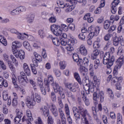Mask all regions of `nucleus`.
<instances>
[{
	"instance_id": "obj_1",
	"label": "nucleus",
	"mask_w": 124,
	"mask_h": 124,
	"mask_svg": "<svg viewBox=\"0 0 124 124\" xmlns=\"http://www.w3.org/2000/svg\"><path fill=\"white\" fill-rule=\"evenodd\" d=\"M22 47V43L19 41H15L13 42L12 46V52L17 58H19L20 60H24L25 59V51L22 49L20 50H17L18 48H21Z\"/></svg>"
},
{
	"instance_id": "obj_2",
	"label": "nucleus",
	"mask_w": 124,
	"mask_h": 124,
	"mask_svg": "<svg viewBox=\"0 0 124 124\" xmlns=\"http://www.w3.org/2000/svg\"><path fill=\"white\" fill-rule=\"evenodd\" d=\"M50 30L55 35L60 36L62 34V31H68V26L63 24H61V26L53 24L51 25Z\"/></svg>"
},
{
	"instance_id": "obj_3",
	"label": "nucleus",
	"mask_w": 124,
	"mask_h": 124,
	"mask_svg": "<svg viewBox=\"0 0 124 124\" xmlns=\"http://www.w3.org/2000/svg\"><path fill=\"white\" fill-rule=\"evenodd\" d=\"M47 82V84H52L54 91L55 93H59L60 95H63V93L62 92L63 89L62 87H60L59 85V84L57 83H54V78H53V76L51 75H48L47 76V79H44V83Z\"/></svg>"
},
{
	"instance_id": "obj_4",
	"label": "nucleus",
	"mask_w": 124,
	"mask_h": 124,
	"mask_svg": "<svg viewBox=\"0 0 124 124\" xmlns=\"http://www.w3.org/2000/svg\"><path fill=\"white\" fill-rule=\"evenodd\" d=\"M115 57L113 55L110 54L109 52H106L103 56V63L104 64H109L108 66L114 64Z\"/></svg>"
},
{
	"instance_id": "obj_5",
	"label": "nucleus",
	"mask_w": 124,
	"mask_h": 124,
	"mask_svg": "<svg viewBox=\"0 0 124 124\" xmlns=\"http://www.w3.org/2000/svg\"><path fill=\"white\" fill-rule=\"evenodd\" d=\"M122 82V77H113L111 80V86H115L116 90H118V91H121L122 89V85H121Z\"/></svg>"
},
{
	"instance_id": "obj_6",
	"label": "nucleus",
	"mask_w": 124,
	"mask_h": 124,
	"mask_svg": "<svg viewBox=\"0 0 124 124\" xmlns=\"http://www.w3.org/2000/svg\"><path fill=\"white\" fill-rule=\"evenodd\" d=\"M88 31H90V33L88 34V37L93 38L94 36H97L99 31H100V27L99 26H95L92 25L88 28Z\"/></svg>"
},
{
	"instance_id": "obj_7",
	"label": "nucleus",
	"mask_w": 124,
	"mask_h": 124,
	"mask_svg": "<svg viewBox=\"0 0 124 124\" xmlns=\"http://www.w3.org/2000/svg\"><path fill=\"white\" fill-rule=\"evenodd\" d=\"M80 108H82L83 110H86L87 111V112H88L87 109H84V108H83V107L82 106H78V108L76 107H74L73 108V111L74 115L75 116V119L76 122H78V121H80L81 119V120H82V117L83 116L81 114V112H82V111L80 110ZM80 114L81 115H80Z\"/></svg>"
},
{
	"instance_id": "obj_8",
	"label": "nucleus",
	"mask_w": 124,
	"mask_h": 124,
	"mask_svg": "<svg viewBox=\"0 0 124 124\" xmlns=\"http://www.w3.org/2000/svg\"><path fill=\"white\" fill-rule=\"evenodd\" d=\"M124 63V56L121 55L117 60L116 65L114 66L113 69V75L116 76L118 74V69H120Z\"/></svg>"
},
{
	"instance_id": "obj_9",
	"label": "nucleus",
	"mask_w": 124,
	"mask_h": 124,
	"mask_svg": "<svg viewBox=\"0 0 124 124\" xmlns=\"http://www.w3.org/2000/svg\"><path fill=\"white\" fill-rule=\"evenodd\" d=\"M60 108L59 109V114L60 115V118L61 119L62 124H66V117H65V115L62 111V108H63V104L62 100H59L58 102ZM58 124H62L61 122H59Z\"/></svg>"
},
{
	"instance_id": "obj_10",
	"label": "nucleus",
	"mask_w": 124,
	"mask_h": 124,
	"mask_svg": "<svg viewBox=\"0 0 124 124\" xmlns=\"http://www.w3.org/2000/svg\"><path fill=\"white\" fill-rule=\"evenodd\" d=\"M26 104L29 109H31L33 106H35L36 101H35V98H34V94H32L31 97H27L26 98Z\"/></svg>"
},
{
	"instance_id": "obj_11",
	"label": "nucleus",
	"mask_w": 124,
	"mask_h": 124,
	"mask_svg": "<svg viewBox=\"0 0 124 124\" xmlns=\"http://www.w3.org/2000/svg\"><path fill=\"white\" fill-rule=\"evenodd\" d=\"M18 79L19 83H20L21 85H25L29 82V80L28 79V78H27L26 74L23 72H20V76L18 77Z\"/></svg>"
},
{
	"instance_id": "obj_12",
	"label": "nucleus",
	"mask_w": 124,
	"mask_h": 124,
	"mask_svg": "<svg viewBox=\"0 0 124 124\" xmlns=\"http://www.w3.org/2000/svg\"><path fill=\"white\" fill-rule=\"evenodd\" d=\"M65 87L67 89L70 90L71 92L75 93L77 91V90H78V83L73 84L68 82L65 84Z\"/></svg>"
},
{
	"instance_id": "obj_13",
	"label": "nucleus",
	"mask_w": 124,
	"mask_h": 124,
	"mask_svg": "<svg viewBox=\"0 0 124 124\" xmlns=\"http://www.w3.org/2000/svg\"><path fill=\"white\" fill-rule=\"evenodd\" d=\"M65 112L67 117V120L68 124H72V119L70 117V110H69V107H68V105L66 104L64 106Z\"/></svg>"
},
{
	"instance_id": "obj_14",
	"label": "nucleus",
	"mask_w": 124,
	"mask_h": 124,
	"mask_svg": "<svg viewBox=\"0 0 124 124\" xmlns=\"http://www.w3.org/2000/svg\"><path fill=\"white\" fill-rule=\"evenodd\" d=\"M120 3V0H114L111 3L110 11L112 14H116L117 12V5Z\"/></svg>"
},
{
	"instance_id": "obj_15",
	"label": "nucleus",
	"mask_w": 124,
	"mask_h": 124,
	"mask_svg": "<svg viewBox=\"0 0 124 124\" xmlns=\"http://www.w3.org/2000/svg\"><path fill=\"white\" fill-rule=\"evenodd\" d=\"M16 115L14 119V123L16 124H18L21 121V119H22V116H23V113L20 111L19 109H16Z\"/></svg>"
},
{
	"instance_id": "obj_16",
	"label": "nucleus",
	"mask_w": 124,
	"mask_h": 124,
	"mask_svg": "<svg viewBox=\"0 0 124 124\" xmlns=\"http://www.w3.org/2000/svg\"><path fill=\"white\" fill-rule=\"evenodd\" d=\"M105 0H101L100 1V4L94 11L95 14H100V13H101L102 8L105 6Z\"/></svg>"
},
{
	"instance_id": "obj_17",
	"label": "nucleus",
	"mask_w": 124,
	"mask_h": 124,
	"mask_svg": "<svg viewBox=\"0 0 124 124\" xmlns=\"http://www.w3.org/2000/svg\"><path fill=\"white\" fill-rule=\"evenodd\" d=\"M26 115L28 119H26V116H24L22 119V122H25L27 120L30 121V122H32V121H33V118H32V114H31V110L28 109L27 110Z\"/></svg>"
},
{
	"instance_id": "obj_18",
	"label": "nucleus",
	"mask_w": 124,
	"mask_h": 124,
	"mask_svg": "<svg viewBox=\"0 0 124 124\" xmlns=\"http://www.w3.org/2000/svg\"><path fill=\"white\" fill-rule=\"evenodd\" d=\"M75 44V41L73 39H69L68 41V46L66 47V49L69 52H72L74 50V48L73 47V46Z\"/></svg>"
},
{
	"instance_id": "obj_19",
	"label": "nucleus",
	"mask_w": 124,
	"mask_h": 124,
	"mask_svg": "<svg viewBox=\"0 0 124 124\" xmlns=\"http://www.w3.org/2000/svg\"><path fill=\"white\" fill-rule=\"evenodd\" d=\"M40 110L42 113H43L44 116L47 118V117L49 116V114H50V112L49 111V108L46 106H43L40 108Z\"/></svg>"
},
{
	"instance_id": "obj_20",
	"label": "nucleus",
	"mask_w": 124,
	"mask_h": 124,
	"mask_svg": "<svg viewBox=\"0 0 124 124\" xmlns=\"http://www.w3.org/2000/svg\"><path fill=\"white\" fill-rule=\"evenodd\" d=\"M88 66L89 65V59L87 57L83 58V60L80 59L79 60V62H78V66Z\"/></svg>"
},
{
	"instance_id": "obj_21",
	"label": "nucleus",
	"mask_w": 124,
	"mask_h": 124,
	"mask_svg": "<svg viewBox=\"0 0 124 124\" xmlns=\"http://www.w3.org/2000/svg\"><path fill=\"white\" fill-rule=\"evenodd\" d=\"M79 52L82 56H86L88 55V50L84 45H81L79 46Z\"/></svg>"
},
{
	"instance_id": "obj_22",
	"label": "nucleus",
	"mask_w": 124,
	"mask_h": 124,
	"mask_svg": "<svg viewBox=\"0 0 124 124\" xmlns=\"http://www.w3.org/2000/svg\"><path fill=\"white\" fill-rule=\"evenodd\" d=\"M79 71L80 72V74L81 76L83 77H86L87 76V74H88V69H87L84 66H79Z\"/></svg>"
},
{
	"instance_id": "obj_23",
	"label": "nucleus",
	"mask_w": 124,
	"mask_h": 124,
	"mask_svg": "<svg viewBox=\"0 0 124 124\" xmlns=\"http://www.w3.org/2000/svg\"><path fill=\"white\" fill-rule=\"evenodd\" d=\"M99 53H100V50L95 49L93 50V53L91 54V59L94 61V60H96L97 59V57L99 55Z\"/></svg>"
},
{
	"instance_id": "obj_24",
	"label": "nucleus",
	"mask_w": 124,
	"mask_h": 124,
	"mask_svg": "<svg viewBox=\"0 0 124 124\" xmlns=\"http://www.w3.org/2000/svg\"><path fill=\"white\" fill-rule=\"evenodd\" d=\"M81 97L85 105L89 106V105H90V100L87 98V94L85 93L84 91L81 92Z\"/></svg>"
},
{
	"instance_id": "obj_25",
	"label": "nucleus",
	"mask_w": 124,
	"mask_h": 124,
	"mask_svg": "<svg viewBox=\"0 0 124 124\" xmlns=\"http://www.w3.org/2000/svg\"><path fill=\"white\" fill-rule=\"evenodd\" d=\"M49 108L50 109L51 112H52L54 116L55 117H58L59 113L58 112V109H57L56 106L54 104H52Z\"/></svg>"
},
{
	"instance_id": "obj_26",
	"label": "nucleus",
	"mask_w": 124,
	"mask_h": 124,
	"mask_svg": "<svg viewBox=\"0 0 124 124\" xmlns=\"http://www.w3.org/2000/svg\"><path fill=\"white\" fill-rule=\"evenodd\" d=\"M92 83L93 87H97L99 85H100V79L97 78V76H94Z\"/></svg>"
},
{
	"instance_id": "obj_27",
	"label": "nucleus",
	"mask_w": 124,
	"mask_h": 124,
	"mask_svg": "<svg viewBox=\"0 0 124 124\" xmlns=\"http://www.w3.org/2000/svg\"><path fill=\"white\" fill-rule=\"evenodd\" d=\"M3 86L4 88H7L8 87V83L6 79H4L3 77L0 76V87H3Z\"/></svg>"
},
{
	"instance_id": "obj_28",
	"label": "nucleus",
	"mask_w": 124,
	"mask_h": 124,
	"mask_svg": "<svg viewBox=\"0 0 124 124\" xmlns=\"http://www.w3.org/2000/svg\"><path fill=\"white\" fill-rule=\"evenodd\" d=\"M23 69L24 72H25L27 76H31V69H30V67H29V65L27 63H24L23 64Z\"/></svg>"
},
{
	"instance_id": "obj_29",
	"label": "nucleus",
	"mask_w": 124,
	"mask_h": 124,
	"mask_svg": "<svg viewBox=\"0 0 124 124\" xmlns=\"http://www.w3.org/2000/svg\"><path fill=\"white\" fill-rule=\"evenodd\" d=\"M57 4L60 8H64V7H68V6H69V3H66L64 4V2L61 0L57 1Z\"/></svg>"
},
{
	"instance_id": "obj_30",
	"label": "nucleus",
	"mask_w": 124,
	"mask_h": 124,
	"mask_svg": "<svg viewBox=\"0 0 124 124\" xmlns=\"http://www.w3.org/2000/svg\"><path fill=\"white\" fill-rule=\"evenodd\" d=\"M74 77L75 79L77 81L79 85H82V80H81V77H80V75L77 72H75L74 73Z\"/></svg>"
},
{
	"instance_id": "obj_31",
	"label": "nucleus",
	"mask_w": 124,
	"mask_h": 124,
	"mask_svg": "<svg viewBox=\"0 0 124 124\" xmlns=\"http://www.w3.org/2000/svg\"><path fill=\"white\" fill-rule=\"evenodd\" d=\"M113 45H114V46H118V45H119V43L122 41V37L115 36L113 38Z\"/></svg>"
},
{
	"instance_id": "obj_32",
	"label": "nucleus",
	"mask_w": 124,
	"mask_h": 124,
	"mask_svg": "<svg viewBox=\"0 0 124 124\" xmlns=\"http://www.w3.org/2000/svg\"><path fill=\"white\" fill-rule=\"evenodd\" d=\"M8 64L9 65V67L11 71H12V73H15V72H16V68L14 66V65L12 63V62L9 61Z\"/></svg>"
},
{
	"instance_id": "obj_33",
	"label": "nucleus",
	"mask_w": 124,
	"mask_h": 124,
	"mask_svg": "<svg viewBox=\"0 0 124 124\" xmlns=\"http://www.w3.org/2000/svg\"><path fill=\"white\" fill-rule=\"evenodd\" d=\"M24 47L26 48L27 50L28 51H31L32 49H31V44H30V43L29 42L25 41L23 43Z\"/></svg>"
},
{
	"instance_id": "obj_34",
	"label": "nucleus",
	"mask_w": 124,
	"mask_h": 124,
	"mask_svg": "<svg viewBox=\"0 0 124 124\" xmlns=\"http://www.w3.org/2000/svg\"><path fill=\"white\" fill-rule=\"evenodd\" d=\"M112 24V21L108 20H106L104 23V29L105 30H108L110 27V25Z\"/></svg>"
},
{
	"instance_id": "obj_35",
	"label": "nucleus",
	"mask_w": 124,
	"mask_h": 124,
	"mask_svg": "<svg viewBox=\"0 0 124 124\" xmlns=\"http://www.w3.org/2000/svg\"><path fill=\"white\" fill-rule=\"evenodd\" d=\"M29 38V35L26 33H23L22 34H20L17 36L18 39H21V40H26Z\"/></svg>"
},
{
	"instance_id": "obj_36",
	"label": "nucleus",
	"mask_w": 124,
	"mask_h": 124,
	"mask_svg": "<svg viewBox=\"0 0 124 124\" xmlns=\"http://www.w3.org/2000/svg\"><path fill=\"white\" fill-rule=\"evenodd\" d=\"M33 56L35 57V60L38 61L39 62H42V57L36 52H33Z\"/></svg>"
},
{
	"instance_id": "obj_37",
	"label": "nucleus",
	"mask_w": 124,
	"mask_h": 124,
	"mask_svg": "<svg viewBox=\"0 0 124 124\" xmlns=\"http://www.w3.org/2000/svg\"><path fill=\"white\" fill-rule=\"evenodd\" d=\"M73 59L74 62H77L78 65V63L80 62V60H81V59L79 58V55H78V54L74 53L73 54Z\"/></svg>"
},
{
	"instance_id": "obj_38",
	"label": "nucleus",
	"mask_w": 124,
	"mask_h": 124,
	"mask_svg": "<svg viewBox=\"0 0 124 124\" xmlns=\"http://www.w3.org/2000/svg\"><path fill=\"white\" fill-rule=\"evenodd\" d=\"M83 89L86 93V94H90V90L91 89V86L89 83H86L84 86H83Z\"/></svg>"
},
{
	"instance_id": "obj_39",
	"label": "nucleus",
	"mask_w": 124,
	"mask_h": 124,
	"mask_svg": "<svg viewBox=\"0 0 124 124\" xmlns=\"http://www.w3.org/2000/svg\"><path fill=\"white\" fill-rule=\"evenodd\" d=\"M120 19V16L116 15L115 16H114L111 15L110 17V21L112 22V24H114L115 21H119Z\"/></svg>"
},
{
	"instance_id": "obj_40",
	"label": "nucleus",
	"mask_w": 124,
	"mask_h": 124,
	"mask_svg": "<svg viewBox=\"0 0 124 124\" xmlns=\"http://www.w3.org/2000/svg\"><path fill=\"white\" fill-rule=\"evenodd\" d=\"M0 42L4 46L7 45V41H6V39L4 38V36L1 35H0Z\"/></svg>"
},
{
	"instance_id": "obj_41",
	"label": "nucleus",
	"mask_w": 124,
	"mask_h": 124,
	"mask_svg": "<svg viewBox=\"0 0 124 124\" xmlns=\"http://www.w3.org/2000/svg\"><path fill=\"white\" fill-rule=\"evenodd\" d=\"M52 40L54 45H55L56 46H60L61 44L60 39H59L58 38H53L52 39Z\"/></svg>"
},
{
	"instance_id": "obj_42",
	"label": "nucleus",
	"mask_w": 124,
	"mask_h": 124,
	"mask_svg": "<svg viewBox=\"0 0 124 124\" xmlns=\"http://www.w3.org/2000/svg\"><path fill=\"white\" fill-rule=\"evenodd\" d=\"M59 66L60 67V69L62 70H63L65 69L66 67V62L64 61H61L59 62Z\"/></svg>"
},
{
	"instance_id": "obj_43",
	"label": "nucleus",
	"mask_w": 124,
	"mask_h": 124,
	"mask_svg": "<svg viewBox=\"0 0 124 124\" xmlns=\"http://www.w3.org/2000/svg\"><path fill=\"white\" fill-rule=\"evenodd\" d=\"M99 43H100V40L94 41L93 44V48L94 49L99 48V47H100V44Z\"/></svg>"
},
{
	"instance_id": "obj_44",
	"label": "nucleus",
	"mask_w": 124,
	"mask_h": 124,
	"mask_svg": "<svg viewBox=\"0 0 124 124\" xmlns=\"http://www.w3.org/2000/svg\"><path fill=\"white\" fill-rule=\"evenodd\" d=\"M117 124H123V116L120 113L117 114Z\"/></svg>"
},
{
	"instance_id": "obj_45",
	"label": "nucleus",
	"mask_w": 124,
	"mask_h": 124,
	"mask_svg": "<svg viewBox=\"0 0 124 124\" xmlns=\"http://www.w3.org/2000/svg\"><path fill=\"white\" fill-rule=\"evenodd\" d=\"M107 92L109 98H110L111 99H114V93H113V91H112V90H111L110 88H108Z\"/></svg>"
},
{
	"instance_id": "obj_46",
	"label": "nucleus",
	"mask_w": 124,
	"mask_h": 124,
	"mask_svg": "<svg viewBox=\"0 0 124 124\" xmlns=\"http://www.w3.org/2000/svg\"><path fill=\"white\" fill-rule=\"evenodd\" d=\"M10 58H11V60H12L15 65L16 67L18 66V61H17L15 57H14V55H10Z\"/></svg>"
},
{
	"instance_id": "obj_47",
	"label": "nucleus",
	"mask_w": 124,
	"mask_h": 124,
	"mask_svg": "<svg viewBox=\"0 0 124 124\" xmlns=\"http://www.w3.org/2000/svg\"><path fill=\"white\" fill-rule=\"evenodd\" d=\"M92 112L93 114V117L95 120L97 119V113L96 112V108L94 107H92Z\"/></svg>"
},
{
	"instance_id": "obj_48",
	"label": "nucleus",
	"mask_w": 124,
	"mask_h": 124,
	"mask_svg": "<svg viewBox=\"0 0 124 124\" xmlns=\"http://www.w3.org/2000/svg\"><path fill=\"white\" fill-rule=\"evenodd\" d=\"M95 60L94 61V68L95 69H97L98 68V66H99L100 64V61L99 59H95Z\"/></svg>"
},
{
	"instance_id": "obj_49",
	"label": "nucleus",
	"mask_w": 124,
	"mask_h": 124,
	"mask_svg": "<svg viewBox=\"0 0 124 124\" xmlns=\"http://www.w3.org/2000/svg\"><path fill=\"white\" fill-rule=\"evenodd\" d=\"M113 64H111V65H109V64H107V70H106V73L108 75H109L112 72V69H111V67L113 65Z\"/></svg>"
},
{
	"instance_id": "obj_50",
	"label": "nucleus",
	"mask_w": 124,
	"mask_h": 124,
	"mask_svg": "<svg viewBox=\"0 0 124 124\" xmlns=\"http://www.w3.org/2000/svg\"><path fill=\"white\" fill-rule=\"evenodd\" d=\"M67 7V9H66L65 11L66 12H71L74 8H75V7L73 6V5H69L68 7Z\"/></svg>"
},
{
	"instance_id": "obj_51",
	"label": "nucleus",
	"mask_w": 124,
	"mask_h": 124,
	"mask_svg": "<svg viewBox=\"0 0 124 124\" xmlns=\"http://www.w3.org/2000/svg\"><path fill=\"white\" fill-rule=\"evenodd\" d=\"M93 100H94L93 102L95 105H96V104L98 103L97 102V93H96V92H94L93 94Z\"/></svg>"
},
{
	"instance_id": "obj_52",
	"label": "nucleus",
	"mask_w": 124,
	"mask_h": 124,
	"mask_svg": "<svg viewBox=\"0 0 124 124\" xmlns=\"http://www.w3.org/2000/svg\"><path fill=\"white\" fill-rule=\"evenodd\" d=\"M2 107V112L4 115L8 114V109L7 108V106H6L5 105H3Z\"/></svg>"
},
{
	"instance_id": "obj_53",
	"label": "nucleus",
	"mask_w": 124,
	"mask_h": 124,
	"mask_svg": "<svg viewBox=\"0 0 124 124\" xmlns=\"http://www.w3.org/2000/svg\"><path fill=\"white\" fill-rule=\"evenodd\" d=\"M45 84V90L46 92L49 93L50 92V84L48 83L47 82L44 83Z\"/></svg>"
},
{
	"instance_id": "obj_54",
	"label": "nucleus",
	"mask_w": 124,
	"mask_h": 124,
	"mask_svg": "<svg viewBox=\"0 0 124 124\" xmlns=\"http://www.w3.org/2000/svg\"><path fill=\"white\" fill-rule=\"evenodd\" d=\"M124 52V49H123V46H120L118 48L117 55L120 56L122 55Z\"/></svg>"
},
{
	"instance_id": "obj_55",
	"label": "nucleus",
	"mask_w": 124,
	"mask_h": 124,
	"mask_svg": "<svg viewBox=\"0 0 124 124\" xmlns=\"http://www.w3.org/2000/svg\"><path fill=\"white\" fill-rule=\"evenodd\" d=\"M11 15H13L14 16L15 15H19V14H20V13L19 12V10H18V8L11 12Z\"/></svg>"
},
{
	"instance_id": "obj_56",
	"label": "nucleus",
	"mask_w": 124,
	"mask_h": 124,
	"mask_svg": "<svg viewBox=\"0 0 124 124\" xmlns=\"http://www.w3.org/2000/svg\"><path fill=\"white\" fill-rule=\"evenodd\" d=\"M35 96L36 102L38 103H40V102H41V96L37 93L35 94Z\"/></svg>"
},
{
	"instance_id": "obj_57",
	"label": "nucleus",
	"mask_w": 124,
	"mask_h": 124,
	"mask_svg": "<svg viewBox=\"0 0 124 124\" xmlns=\"http://www.w3.org/2000/svg\"><path fill=\"white\" fill-rule=\"evenodd\" d=\"M111 36H112V34L108 33L107 35H106L104 37V39L105 41H108V40H110V38H111Z\"/></svg>"
},
{
	"instance_id": "obj_58",
	"label": "nucleus",
	"mask_w": 124,
	"mask_h": 124,
	"mask_svg": "<svg viewBox=\"0 0 124 124\" xmlns=\"http://www.w3.org/2000/svg\"><path fill=\"white\" fill-rule=\"evenodd\" d=\"M102 120L103 123L104 124H108V119L107 118V116H106V115H103L102 117Z\"/></svg>"
},
{
	"instance_id": "obj_59",
	"label": "nucleus",
	"mask_w": 124,
	"mask_h": 124,
	"mask_svg": "<svg viewBox=\"0 0 124 124\" xmlns=\"http://www.w3.org/2000/svg\"><path fill=\"white\" fill-rule=\"evenodd\" d=\"M3 99L5 101H6L8 99V93L6 91L3 92Z\"/></svg>"
},
{
	"instance_id": "obj_60",
	"label": "nucleus",
	"mask_w": 124,
	"mask_h": 124,
	"mask_svg": "<svg viewBox=\"0 0 124 124\" xmlns=\"http://www.w3.org/2000/svg\"><path fill=\"white\" fill-rule=\"evenodd\" d=\"M31 70L33 74H37V70L35 66H34L33 65H31Z\"/></svg>"
},
{
	"instance_id": "obj_61",
	"label": "nucleus",
	"mask_w": 124,
	"mask_h": 124,
	"mask_svg": "<svg viewBox=\"0 0 124 124\" xmlns=\"http://www.w3.org/2000/svg\"><path fill=\"white\" fill-rule=\"evenodd\" d=\"M78 38H79L80 40H82L83 41H84L86 38V36L85 35V34L83 33H80L78 35Z\"/></svg>"
},
{
	"instance_id": "obj_62",
	"label": "nucleus",
	"mask_w": 124,
	"mask_h": 124,
	"mask_svg": "<svg viewBox=\"0 0 124 124\" xmlns=\"http://www.w3.org/2000/svg\"><path fill=\"white\" fill-rule=\"evenodd\" d=\"M12 104L13 106H14L15 107L17 106V105H18V99L13 98Z\"/></svg>"
},
{
	"instance_id": "obj_63",
	"label": "nucleus",
	"mask_w": 124,
	"mask_h": 124,
	"mask_svg": "<svg viewBox=\"0 0 124 124\" xmlns=\"http://www.w3.org/2000/svg\"><path fill=\"white\" fill-rule=\"evenodd\" d=\"M115 30H116L115 25H112V26H110V28H109V29L108 30V32L109 33H111V32H113V31H115Z\"/></svg>"
},
{
	"instance_id": "obj_64",
	"label": "nucleus",
	"mask_w": 124,
	"mask_h": 124,
	"mask_svg": "<svg viewBox=\"0 0 124 124\" xmlns=\"http://www.w3.org/2000/svg\"><path fill=\"white\" fill-rule=\"evenodd\" d=\"M54 124V119L52 116H48L47 118V124Z\"/></svg>"
}]
</instances>
